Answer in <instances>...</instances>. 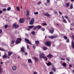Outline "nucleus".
I'll list each match as a JSON object with an SVG mask.
<instances>
[{
	"label": "nucleus",
	"mask_w": 74,
	"mask_h": 74,
	"mask_svg": "<svg viewBox=\"0 0 74 74\" xmlns=\"http://www.w3.org/2000/svg\"><path fill=\"white\" fill-rule=\"evenodd\" d=\"M2 13H3V11H2L1 10H0V14H2Z\"/></svg>",
	"instance_id": "obj_56"
},
{
	"label": "nucleus",
	"mask_w": 74,
	"mask_h": 74,
	"mask_svg": "<svg viewBox=\"0 0 74 74\" xmlns=\"http://www.w3.org/2000/svg\"><path fill=\"white\" fill-rule=\"evenodd\" d=\"M35 20L34 18H32L30 21H29V24L31 25H33L34 23Z\"/></svg>",
	"instance_id": "obj_3"
},
{
	"label": "nucleus",
	"mask_w": 74,
	"mask_h": 74,
	"mask_svg": "<svg viewBox=\"0 0 74 74\" xmlns=\"http://www.w3.org/2000/svg\"><path fill=\"white\" fill-rule=\"evenodd\" d=\"M51 66L52 67H54V65L53 64H51Z\"/></svg>",
	"instance_id": "obj_63"
},
{
	"label": "nucleus",
	"mask_w": 74,
	"mask_h": 74,
	"mask_svg": "<svg viewBox=\"0 0 74 74\" xmlns=\"http://www.w3.org/2000/svg\"><path fill=\"white\" fill-rule=\"evenodd\" d=\"M49 38H51V39H53V38H54V36H49Z\"/></svg>",
	"instance_id": "obj_28"
},
{
	"label": "nucleus",
	"mask_w": 74,
	"mask_h": 74,
	"mask_svg": "<svg viewBox=\"0 0 74 74\" xmlns=\"http://www.w3.org/2000/svg\"><path fill=\"white\" fill-rule=\"evenodd\" d=\"M2 58H4L5 59H6L7 58V55L6 54H5L3 56Z\"/></svg>",
	"instance_id": "obj_18"
},
{
	"label": "nucleus",
	"mask_w": 74,
	"mask_h": 74,
	"mask_svg": "<svg viewBox=\"0 0 74 74\" xmlns=\"http://www.w3.org/2000/svg\"><path fill=\"white\" fill-rule=\"evenodd\" d=\"M0 51H4V50L3 49H1L0 48Z\"/></svg>",
	"instance_id": "obj_52"
},
{
	"label": "nucleus",
	"mask_w": 74,
	"mask_h": 74,
	"mask_svg": "<svg viewBox=\"0 0 74 74\" xmlns=\"http://www.w3.org/2000/svg\"><path fill=\"white\" fill-rule=\"evenodd\" d=\"M16 10L17 11H20V8H19V6H17L16 7Z\"/></svg>",
	"instance_id": "obj_29"
},
{
	"label": "nucleus",
	"mask_w": 74,
	"mask_h": 74,
	"mask_svg": "<svg viewBox=\"0 0 74 74\" xmlns=\"http://www.w3.org/2000/svg\"><path fill=\"white\" fill-rule=\"evenodd\" d=\"M54 13H55V14H56V15H58V12L57 11H55L54 12Z\"/></svg>",
	"instance_id": "obj_41"
},
{
	"label": "nucleus",
	"mask_w": 74,
	"mask_h": 74,
	"mask_svg": "<svg viewBox=\"0 0 74 74\" xmlns=\"http://www.w3.org/2000/svg\"><path fill=\"white\" fill-rule=\"evenodd\" d=\"M27 19H28V20H30V18L29 17H28L27 18Z\"/></svg>",
	"instance_id": "obj_51"
},
{
	"label": "nucleus",
	"mask_w": 74,
	"mask_h": 74,
	"mask_svg": "<svg viewBox=\"0 0 74 74\" xmlns=\"http://www.w3.org/2000/svg\"><path fill=\"white\" fill-rule=\"evenodd\" d=\"M3 73V69L2 68H0V74H2Z\"/></svg>",
	"instance_id": "obj_25"
},
{
	"label": "nucleus",
	"mask_w": 74,
	"mask_h": 74,
	"mask_svg": "<svg viewBox=\"0 0 74 74\" xmlns=\"http://www.w3.org/2000/svg\"><path fill=\"white\" fill-rule=\"evenodd\" d=\"M46 64L47 65V66H50L52 65V63L50 61H49L48 63H46Z\"/></svg>",
	"instance_id": "obj_11"
},
{
	"label": "nucleus",
	"mask_w": 74,
	"mask_h": 74,
	"mask_svg": "<svg viewBox=\"0 0 74 74\" xmlns=\"http://www.w3.org/2000/svg\"><path fill=\"white\" fill-rule=\"evenodd\" d=\"M34 15H38V12H34Z\"/></svg>",
	"instance_id": "obj_34"
},
{
	"label": "nucleus",
	"mask_w": 74,
	"mask_h": 74,
	"mask_svg": "<svg viewBox=\"0 0 74 74\" xmlns=\"http://www.w3.org/2000/svg\"><path fill=\"white\" fill-rule=\"evenodd\" d=\"M71 45L73 48V49H74V44L73 41V40L71 42Z\"/></svg>",
	"instance_id": "obj_20"
},
{
	"label": "nucleus",
	"mask_w": 74,
	"mask_h": 74,
	"mask_svg": "<svg viewBox=\"0 0 74 74\" xmlns=\"http://www.w3.org/2000/svg\"><path fill=\"white\" fill-rule=\"evenodd\" d=\"M25 22V18H20L19 19V22L21 23H22Z\"/></svg>",
	"instance_id": "obj_7"
},
{
	"label": "nucleus",
	"mask_w": 74,
	"mask_h": 74,
	"mask_svg": "<svg viewBox=\"0 0 74 74\" xmlns=\"http://www.w3.org/2000/svg\"><path fill=\"white\" fill-rule=\"evenodd\" d=\"M47 57L49 59H52V58H53V56L50 54H49L48 55H47Z\"/></svg>",
	"instance_id": "obj_6"
},
{
	"label": "nucleus",
	"mask_w": 74,
	"mask_h": 74,
	"mask_svg": "<svg viewBox=\"0 0 74 74\" xmlns=\"http://www.w3.org/2000/svg\"><path fill=\"white\" fill-rule=\"evenodd\" d=\"M21 41H22V39L21 38H17L16 42V44H19V43H21Z\"/></svg>",
	"instance_id": "obj_1"
},
{
	"label": "nucleus",
	"mask_w": 74,
	"mask_h": 74,
	"mask_svg": "<svg viewBox=\"0 0 74 74\" xmlns=\"http://www.w3.org/2000/svg\"><path fill=\"white\" fill-rule=\"evenodd\" d=\"M37 29H41V28L42 27L41 26H40V25H38L37 26Z\"/></svg>",
	"instance_id": "obj_27"
},
{
	"label": "nucleus",
	"mask_w": 74,
	"mask_h": 74,
	"mask_svg": "<svg viewBox=\"0 0 74 74\" xmlns=\"http://www.w3.org/2000/svg\"><path fill=\"white\" fill-rule=\"evenodd\" d=\"M59 13L60 14V15H62V13L61 12H59Z\"/></svg>",
	"instance_id": "obj_57"
},
{
	"label": "nucleus",
	"mask_w": 74,
	"mask_h": 74,
	"mask_svg": "<svg viewBox=\"0 0 74 74\" xmlns=\"http://www.w3.org/2000/svg\"><path fill=\"white\" fill-rule=\"evenodd\" d=\"M43 26H47V24L46 23H43Z\"/></svg>",
	"instance_id": "obj_44"
},
{
	"label": "nucleus",
	"mask_w": 74,
	"mask_h": 74,
	"mask_svg": "<svg viewBox=\"0 0 74 74\" xmlns=\"http://www.w3.org/2000/svg\"><path fill=\"white\" fill-rule=\"evenodd\" d=\"M27 11V14H26V16H27V17H29V10H26Z\"/></svg>",
	"instance_id": "obj_15"
},
{
	"label": "nucleus",
	"mask_w": 74,
	"mask_h": 74,
	"mask_svg": "<svg viewBox=\"0 0 74 74\" xmlns=\"http://www.w3.org/2000/svg\"><path fill=\"white\" fill-rule=\"evenodd\" d=\"M45 44L47 46H48L50 47L51 45V43L50 41H47L45 42Z\"/></svg>",
	"instance_id": "obj_4"
},
{
	"label": "nucleus",
	"mask_w": 74,
	"mask_h": 74,
	"mask_svg": "<svg viewBox=\"0 0 74 74\" xmlns=\"http://www.w3.org/2000/svg\"><path fill=\"white\" fill-rule=\"evenodd\" d=\"M64 18H66V19H68V18H69V17L66 15L64 16Z\"/></svg>",
	"instance_id": "obj_45"
},
{
	"label": "nucleus",
	"mask_w": 74,
	"mask_h": 74,
	"mask_svg": "<svg viewBox=\"0 0 74 74\" xmlns=\"http://www.w3.org/2000/svg\"><path fill=\"white\" fill-rule=\"evenodd\" d=\"M66 64L64 62L62 63V66H63V67H66Z\"/></svg>",
	"instance_id": "obj_22"
},
{
	"label": "nucleus",
	"mask_w": 74,
	"mask_h": 74,
	"mask_svg": "<svg viewBox=\"0 0 74 74\" xmlns=\"http://www.w3.org/2000/svg\"><path fill=\"white\" fill-rule=\"evenodd\" d=\"M19 25L17 24L16 23H15L13 24L12 26V28H14V27L15 29L18 28L19 27Z\"/></svg>",
	"instance_id": "obj_2"
},
{
	"label": "nucleus",
	"mask_w": 74,
	"mask_h": 74,
	"mask_svg": "<svg viewBox=\"0 0 74 74\" xmlns=\"http://www.w3.org/2000/svg\"><path fill=\"white\" fill-rule=\"evenodd\" d=\"M66 42H70V41H69V39H67L66 41Z\"/></svg>",
	"instance_id": "obj_39"
},
{
	"label": "nucleus",
	"mask_w": 74,
	"mask_h": 74,
	"mask_svg": "<svg viewBox=\"0 0 74 74\" xmlns=\"http://www.w3.org/2000/svg\"><path fill=\"white\" fill-rule=\"evenodd\" d=\"M34 25L29 26L28 27H29V29H32L33 28V27H34Z\"/></svg>",
	"instance_id": "obj_31"
},
{
	"label": "nucleus",
	"mask_w": 74,
	"mask_h": 74,
	"mask_svg": "<svg viewBox=\"0 0 74 74\" xmlns=\"http://www.w3.org/2000/svg\"><path fill=\"white\" fill-rule=\"evenodd\" d=\"M32 34H33V35H34V34H35V32L34 31L32 32Z\"/></svg>",
	"instance_id": "obj_37"
},
{
	"label": "nucleus",
	"mask_w": 74,
	"mask_h": 74,
	"mask_svg": "<svg viewBox=\"0 0 74 74\" xmlns=\"http://www.w3.org/2000/svg\"><path fill=\"white\" fill-rule=\"evenodd\" d=\"M65 5L66 7H69V6L70 5V3H67Z\"/></svg>",
	"instance_id": "obj_26"
},
{
	"label": "nucleus",
	"mask_w": 74,
	"mask_h": 74,
	"mask_svg": "<svg viewBox=\"0 0 74 74\" xmlns=\"http://www.w3.org/2000/svg\"><path fill=\"white\" fill-rule=\"evenodd\" d=\"M2 30L0 29V34H1V33H2Z\"/></svg>",
	"instance_id": "obj_50"
},
{
	"label": "nucleus",
	"mask_w": 74,
	"mask_h": 74,
	"mask_svg": "<svg viewBox=\"0 0 74 74\" xmlns=\"http://www.w3.org/2000/svg\"><path fill=\"white\" fill-rule=\"evenodd\" d=\"M33 49H36V47H35V45H33Z\"/></svg>",
	"instance_id": "obj_43"
},
{
	"label": "nucleus",
	"mask_w": 74,
	"mask_h": 74,
	"mask_svg": "<svg viewBox=\"0 0 74 74\" xmlns=\"http://www.w3.org/2000/svg\"><path fill=\"white\" fill-rule=\"evenodd\" d=\"M54 38H57L58 37V36L57 35H55L54 36Z\"/></svg>",
	"instance_id": "obj_48"
},
{
	"label": "nucleus",
	"mask_w": 74,
	"mask_h": 74,
	"mask_svg": "<svg viewBox=\"0 0 74 74\" xmlns=\"http://www.w3.org/2000/svg\"><path fill=\"white\" fill-rule=\"evenodd\" d=\"M15 40H12L11 42L12 44H14V42H15Z\"/></svg>",
	"instance_id": "obj_32"
},
{
	"label": "nucleus",
	"mask_w": 74,
	"mask_h": 74,
	"mask_svg": "<svg viewBox=\"0 0 74 74\" xmlns=\"http://www.w3.org/2000/svg\"><path fill=\"white\" fill-rule=\"evenodd\" d=\"M72 38H73V40H74V36H72Z\"/></svg>",
	"instance_id": "obj_64"
},
{
	"label": "nucleus",
	"mask_w": 74,
	"mask_h": 74,
	"mask_svg": "<svg viewBox=\"0 0 74 74\" xmlns=\"http://www.w3.org/2000/svg\"><path fill=\"white\" fill-rule=\"evenodd\" d=\"M47 3H49V0H47Z\"/></svg>",
	"instance_id": "obj_55"
},
{
	"label": "nucleus",
	"mask_w": 74,
	"mask_h": 74,
	"mask_svg": "<svg viewBox=\"0 0 74 74\" xmlns=\"http://www.w3.org/2000/svg\"><path fill=\"white\" fill-rule=\"evenodd\" d=\"M25 47H22V48H21V51L22 52H25V51H24V50L25 49Z\"/></svg>",
	"instance_id": "obj_10"
},
{
	"label": "nucleus",
	"mask_w": 74,
	"mask_h": 74,
	"mask_svg": "<svg viewBox=\"0 0 74 74\" xmlns=\"http://www.w3.org/2000/svg\"><path fill=\"white\" fill-rule=\"evenodd\" d=\"M11 7H9L7 9V11H10V10H11Z\"/></svg>",
	"instance_id": "obj_35"
},
{
	"label": "nucleus",
	"mask_w": 74,
	"mask_h": 74,
	"mask_svg": "<svg viewBox=\"0 0 74 74\" xmlns=\"http://www.w3.org/2000/svg\"><path fill=\"white\" fill-rule=\"evenodd\" d=\"M41 30H42V31H44L45 30V28H41Z\"/></svg>",
	"instance_id": "obj_46"
},
{
	"label": "nucleus",
	"mask_w": 74,
	"mask_h": 74,
	"mask_svg": "<svg viewBox=\"0 0 74 74\" xmlns=\"http://www.w3.org/2000/svg\"><path fill=\"white\" fill-rule=\"evenodd\" d=\"M34 74H37V73L36 72H34Z\"/></svg>",
	"instance_id": "obj_62"
},
{
	"label": "nucleus",
	"mask_w": 74,
	"mask_h": 74,
	"mask_svg": "<svg viewBox=\"0 0 74 74\" xmlns=\"http://www.w3.org/2000/svg\"><path fill=\"white\" fill-rule=\"evenodd\" d=\"M41 2L40 1H39L37 3V4L38 5V4H41Z\"/></svg>",
	"instance_id": "obj_47"
},
{
	"label": "nucleus",
	"mask_w": 74,
	"mask_h": 74,
	"mask_svg": "<svg viewBox=\"0 0 74 74\" xmlns=\"http://www.w3.org/2000/svg\"><path fill=\"white\" fill-rule=\"evenodd\" d=\"M2 10L3 11H6L7 10V9L5 8L3 9Z\"/></svg>",
	"instance_id": "obj_40"
},
{
	"label": "nucleus",
	"mask_w": 74,
	"mask_h": 74,
	"mask_svg": "<svg viewBox=\"0 0 74 74\" xmlns=\"http://www.w3.org/2000/svg\"><path fill=\"white\" fill-rule=\"evenodd\" d=\"M45 16H49L50 17L51 16V15H49V14L47 13L46 14H45Z\"/></svg>",
	"instance_id": "obj_24"
},
{
	"label": "nucleus",
	"mask_w": 74,
	"mask_h": 74,
	"mask_svg": "<svg viewBox=\"0 0 74 74\" xmlns=\"http://www.w3.org/2000/svg\"><path fill=\"white\" fill-rule=\"evenodd\" d=\"M4 27L5 28V29H7V27H8V25H5V26H4Z\"/></svg>",
	"instance_id": "obj_38"
},
{
	"label": "nucleus",
	"mask_w": 74,
	"mask_h": 74,
	"mask_svg": "<svg viewBox=\"0 0 74 74\" xmlns=\"http://www.w3.org/2000/svg\"><path fill=\"white\" fill-rule=\"evenodd\" d=\"M42 49L43 51H46V50H47L48 48L47 47H43L42 48Z\"/></svg>",
	"instance_id": "obj_14"
},
{
	"label": "nucleus",
	"mask_w": 74,
	"mask_h": 74,
	"mask_svg": "<svg viewBox=\"0 0 74 74\" xmlns=\"http://www.w3.org/2000/svg\"><path fill=\"white\" fill-rule=\"evenodd\" d=\"M53 72L52 71L49 72V74H53Z\"/></svg>",
	"instance_id": "obj_49"
},
{
	"label": "nucleus",
	"mask_w": 74,
	"mask_h": 74,
	"mask_svg": "<svg viewBox=\"0 0 74 74\" xmlns=\"http://www.w3.org/2000/svg\"><path fill=\"white\" fill-rule=\"evenodd\" d=\"M44 60L45 61H47L48 60V58L46 56H44L43 58Z\"/></svg>",
	"instance_id": "obj_19"
},
{
	"label": "nucleus",
	"mask_w": 74,
	"mask_h": 74,
	"mask_svg": "<svg viewBox=\"0 0 74 74\" xmlns=\"http://www.w3.org/2000/svg\"><path fill=\"white\" fill-rule=\"evenodd\" d=\"M71 25L72 26H74V23H73L72 24H71Z\"/></svg>",
	"instance_id": "obj_54"
},
{
	"label": "nucleus",
	"mask_w": 74,
	"mask_h": 74,
	"mask_svg": "<svg viewBox=\"0 0 74 74\" xmlns=\"http://www.w3.org/2000/svg\"><path fill=\"white\" fill-rule=\"evenodd\" d=\"M36 29H37V26H36L35 27H34L33 28V29L34 30H36Z\"/></svg>",
	"instance_id": "obj_42"
},
{
	"label": "nucleus",
	"mask_w": 74,
	"mask_h": 74,
	"mask_svg": "<svg viewBox=\"0 0 74 74\" xmlns=\"http://www.w3.org/2000/svg\"><path fill=\"white\" fill-rule=\"evenodd\" d=\"M12 70L13 71H15L16 70V66H13L12 67Z\"/></svg>",
	"instance_id": "obj_12"
},
{
	"label": "nucleus",
	"mask_w": 74,
	"mask_h": 74,
	"mask_svg": "<svg viewBox=\"0 0 74 74\" xmlns=\"http://www.w3.org/2000/svg\"><path fill=\"white\" fill-rule=\"evenodd\" d=\"M64 38L65 40H67V37L66 36H64Z\"/></svg>",
	"instance_id": "obj_36"
},
{
	"label": "nucleus",
	"mask_w": 74,
	"mask_h": 74,
	"mask_svg": "<svg viewBox=\"0 0 74 74\" xmlns=\"http://www.w3.org/2000/svg\"><path fill=\"white\" fill-rule=\"evenodd\" d=\"M70 8L71 9H72L73 8V6L72 5H71L70 6Z\"/></svg>",
	"instance_id": "obj_58"
},
{
	"label": "nucleus",
	"mask_w": 74,
	"mask_h": 74,
	"mask_svg": "<svg viewBox=\"0 0 74 74\" xmlns=\"http://www.w3.org/2000/svg\"><path fill=\"white\" fill-rule=\"evenodd\" d=\"M45 56V55L43 53L40 54V55H39L40 58H43Z\"/></svg>",
	"instance_id": "obj_8"
},
{
	"label": "nucleus",
	"mask_w": 74,
	"mask_h": 74,
	"mask_svg": "<svg viewBox=\"0 0 74 74\" xmlns=\"http://www.w3.org/2000/svg\"><path fill=\"white\" fill-rule=\"evenodd\" d=\"M25 41L28 44H30V45H32V44L30 42V40L27 38L25 39Z\"/></svg>",
	"instance_id": "obj_5"
},
{
	"label": "nucleus",
	"mask_w": 74,
	"mask_h": 74,
	"mask_svg": "<svg viewBox=\"0 0 74 74\" xmlns=\"http://www.w3.org/2000/svg\"><path fill=\"white\" fill-rule=\"evenodd\" d=\"M52 70H53V71H54V72H56V68L55 67L52 68H51Z\"/></svg>",
	"instance_id": "obj_30"
},
{
	"label": "nucleus",
	"mask_w": 74,
	"mask_h": 74,
	"mask_svg": "<svg viewBox=\"0 0 74 74\" xmlns=\"http://www.w3.org/2000/svg\"><path fill=\"white\" fill-rule=\"evenodd\" d=\"M70 58H66V60L67 61H68V62H70Z\"/></svg>",
	"instance_id": "obj_33"
},
{
	"label": "nucleus",
	"mask_w": 74,
	"mask_h": 74,
	"mask_svg": "<svg viewBox=\"0 0 74 74\" xmlns=\"http://www.w3.org/2000/svg\"><path fill=\"white\" fill-rule=\"evenodd\" d=\"M25 55H27V52H25Z\"/></svg>",
	"instance_id": "obj_61"
},
{
	"label": "nucleus",
	"mask_w": 74,
	"mask_h": 74,
	"mask_svg": "<svg viewBox=\"0 0 74 74\" xmlns=\"http://www.w3.org/2000/svg\"><path fill=\"white\" fill-rule=\"evenodd\" d=\"M28 62L29 63H32V60H31V59H29L28 60Z\"/></svg>",
	"instance_id": "obj_23"
},
{
	"label": "nucleus",
	"mask_w": 74,
	"mask_h": 74,
	"mask_svg": "<svg viewBox=\"0 0 74 74\" xmlns=\"http://www.w3.org/2000/svg\"><path fill=\"white\" fill-rule=\"evenodd\" d=\"M34 59L35 62H38V60H38V59L36 57H34Z\"/></svg>",
	"instance_id": "obj_17"
},
{
	"label": "nucleus",
	"mask_w": 74,
	"mask_h": 74,
	"mask_svg": "<svg viewBox=\"0 0 74 74\" xmlns=\"http://www.w3.org/2000/svg\"><path fill=\"white\" fill-rule=\"evenodd\" d=\"M61 60H64V59L63 58H61Z\"/></svg>",
	"instance_id": "obj_60"
},
{
	"label": "nucleus",
	"mask_w": 74,
	"mask_h": 74,
	"mask_svg": "<svg viewBox=\"0 0 74 74\" xmlns=\"http://www.w3.org/2000/svg\"><path fill=\"white\" fill-rule=\"evenodd\" d=\"M62 18L63 19L62 22H63L64 23H67V22L66 19L64 18V16H62Z\"/></svg>",
	"instance_id": "obj_9"
},
{
	"label": "nucleus",
	"mask_w": 74,
	"mask_h": 74,
	"mask_svg": "<svg viewBox=\"0 0 74 74\" xmlns=\"http://www.w3.org/2000/svg\"><path fill=\"white\" fill-rule=\"evenodd\" d=\"M54 32V29L53 28H51V30H49V32L51 33V34H53Z\"/></svg>",
	"instance_id": "obj_16"
},
{
	"label": "nucleus",
	"mask_w": 74,
	"mask_h": 74,
	"mask_svg": "<svg viewBox=\"0 0 74 74\" xmlns=\"http://www.w3.org/2000/svg\"><path fill=\"white\" fill-rule=\"evenodd\" d=\"M30 28L29 27H28V29H27V30H28V31H30Z\"/></svg>",
	"instance_id": "obj_53"
},
{
	"label": "nucleus",
	"mask_w": 74,
	"mask_h": 74,
	"mask_svg": "<svg viewBox=\"0 0 74 74\" xmlns=\"http://www.w3.org/2000/svg\"><path fill=\"white\" fill-rule=\"evenodd\" d=\"M69 67H72V65L71 64H70L69 66Z\"/></svg>",
	"instance_id": "obj_59"
},
{
	"label": "nucleus",
	"mask_w": 74,
	"mask_h": 74,
	"mask_svg": "<svg viewBox=\"0 0 74 74\" xmlns=\"http://www.w3.org/2000/svg\"><path fill=\"white\" fill-rule=\"evenodd\" d=\"M39 43H40V42L37 40L35 41L36 44V45H37V46L38 45V44H39Z\"/></svg>",
	"instance_id": "obj_21"
},
{
	"label": "nucleus",
	"mask_w": 74,
	"mask_h": 74,
	"mask_svg": "<svg viewBox=\"0 0 74 74\" xmlns=\"http://www.w3.org/2000/svg\"><path fill=\"white\" fill-rule=\"evenodd\" d=\"M8 56H11L12 55V54L13 53V52L12 51H9L8 52Z\"/></svg>",
	"instance_id": "obj_13"
}]
</instances>
